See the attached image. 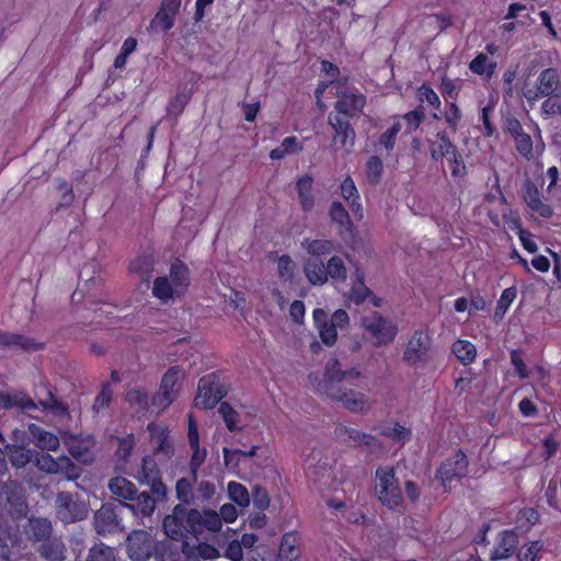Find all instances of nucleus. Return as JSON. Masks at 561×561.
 <instances>
[{
  "mask_svg": "<svg viewBox=\"0 0 561 561\" xmlns=\"http://www.w3.org/2000/svg\"><path fill=\"white\" fill-rule=\"evenodd\" d=\"M360 373L356 368L342 369L339 359L328 360L324 368V378L320 382V391L332 400L341 401L351 412H360L365 408V396L347 386H354Z\"/></svg>",
  "mask_w": 561,
  "mask_h": 561,
  "instance_id": "nucleus-1",
  "label": "nucleus"
},
{
  "mask_svg": "<svg viewBox=\"0 0 561 561\" xmlns=\"http://www.w3.org/2000/svg\"><path fill=\"white\" fill-rule=\"evenodd\" d=\"M204 512L201 513L196 508L187 510L184 505L174 506L172 514L167 515L163 519L162 527L164 534L172 540H179L184 533L195 536L203 534Z\"/></svg>",
  "mask_w": 561,
  "mask_h": 561,
  "instance_id": "nucleus-2",
  "label": "nucleus"
},
{
  "mask_svg": "<svg viewBox=\"0 0 561 561\" xmlns=\"http://www.w3.org/2000/svg\"><path fill=\"white\" fill-rule=\"evenodd\" d=\"M126 551L133 561H164L167 546L163 541H157L148 531L133 530L126 539Z\"/></svg>",
  "mask_w": 561,
  "mask_h": 561,
  "instance_id": "nucleus-3",
  "label": "nucleus"
},
{
  "mask_svg": "<svg viewBox=\"0 0 561 561\" xmlns=\"http://www.w3.org/2000/svg\"><path fill=\"white\" fill-rule=\"evenodd\" d=\"M55 516L64 525H70L84 520L90 511L88 502L79 494L66 491L58 492L55 500Z\"/></svg>",
  "mask_w": 561,
  "mask_h": 561,
  "instance_id": "nucleus-4",
  "label": "nucleus"
},
{
  "mask_svg": "<svg viewBox=\"0 0 561 561\" xmlns=\"http://www.w3.org/2000/svg\"><path fill=\"white\" fill-rule=\"evenodd\" d=\"M360 323L364 330L376 340L375 346L388 345L394 340L398 332L397 325L377 311L362 317Z\"/></svg>",
  "mask_w": 561,
  "mask_h": 561,
  "instance_id": "nucleus-5",
  "label": "nucleus"
},
{
  "mask_svg": "<svg viewBox=\"0 0 561 561\" xmlns=\"http://www.w3.org/2000/svg\"><path fill=\"white\" fill-rule=\"evenodd\" d=\"M227 396V389L220 383L216 374H208L198 381L194 404L198 409H213Z\"/></svg>",
  "mask_w": 561,
  "mask_h": 561,
  "instance_id": "nucleus-6",
  "label": "nucleus"
},
{
  "mask_svg": "<svg viewBox=\"0 0 561 561\" xmlns=\"http://www.w3.org/2000/svg\"><path fill=\"white\" fill-rule=\"evenodd\" d=\"M376 477L379 479V501L391 510L400 506L403 497L399 481L396 478L394 469L378 468L376 470Z\"/></svg>",
  "mask_w": 561,
  "mask_h": 561,
  "instance_id": "nucleus-7",
  "label": "nucleus"
},
{
  "mask_svg": "<svg viewBox=\"0 0 561 561\" xmlns=\"http://www.w3.org/2000/svg\"><path fill=\"white\" fill-rule=\"evenodd\" d=\"M328 123L333 129L332 147L334 150L343 149L350 153L355 145L356 133L350 119L342 115H328Z\"/></svg>",
  "mask_w": 561,
  "mask_h": 561,
  "instance_id": "nucleus-8",
  "label": "nucleus"
},
{
  "mask_svg": "<svg viewBox=\"0 0 561 561\" xmlns=\"http://www.w3.org/2000/svg\"><path fill=\"white\" fill-rule=\"evenodd\" d=\"M140 484L149 486L151 493L160 499H168L169 489L163 483L157 461L152 456H145L141 460V469L137 476Z\"/></svg>",
  "mask_w": 561,
  "mask_h": 561,
  "instance_id": "nucleus-9",
  "label": "nucleus"
},
{
  "mask_svg": "<svg viewBox=\"0 0 561 561\" xmlns=\"http://www.w3.org/2000/svg\"><path fill=\"white\" fill-rule=\"evenodd\" d=\"M469 461L462 450H458L453 457L446 459L436 471L438 479L445 491L450 490L449 483L453 479H460L468 473Z\"/></svg>",
  "mask_w": 561,
  "mask_h": 561,
  "instance_id": "nucleus-10",
  "label": "nucleus"
},
{
  "mask_svg": "<svg viewBox=\"0 0 561 561\" xmlns=\"http://www.w3.org/2000/svg\"><path fill=\"white\" fill-rule=\"evenodd\" d=\"M182 0H161L159 9L150 21L147 31L152 34L168 33L175 24Z\"/></svg>",
  "mask_w": 561,
  "mask_h": 561,
  "instance_id": "nucleus-11",
  "label": "nucleus"
},
{
  "mask_svg": "<svg viewBox=\"0 0 561 561\" xmlns=\"http://www.w3.org/2000/svg\"><path fill=\"white\" fill-rule=\"evenodd\" d=\"M167 501L168 499H160L156 496L154 493H151L150 490L139 492L136 488L133 500L119 502L118 506L128 508L137 518H145L151 517L157 508V505Z\"/></svg>",
  "mask_w": 561,
  "mask_h": 561,
  "instance_id": "nucleus-12",
  "label": "nucleus"
},
{
  "mask_svg": "<svg viewBox=\"0 0 561 561\" xmlns=\"http://www.w3.org/2000/svg\"><path fill=\"white\" fill-rule=\"evenodd\" d=\"M117 507H119L118 504L104 503L95 511L93 525L98 535L106 536L107 534H114L123 530L116 512Z\"/></svg>",
  "mask_w": 561,
  "mask_h": 561,
  "instance_id": "nucleus-13",
  "label": "nucleus"
},
{
  "mask_svg": "<svg viewBox=\"0 0 561 561\" xmlns=\"http://www.w3.org/2000/svg\"><path fill=\"white\" fill-rule=\"evenodd\" d=\"M182 375V370L178 366L168 369L161 380V391L153 398L154 404L168 407L173 402L181 389L180 379Z\"/></svg>",
  "mask_w": 561,
  "mask_h": 561,
  "instance_id": "nucleus-14",
  "label": "nucleus"
},
{
  "mask_svg": "<svg viewBox=\"0 0 561 561\" xmlns=\"http://www.w3.org/2000/svg\"><path fill=\"white\" fill-rule=\"evenodd\" d=\"M335 433L340 438L351 439L354 447L363 448L370 454L378 453L383 448L382 443L376 436L353 427L341 425L336 427Z\"/></svg>",
  "mask_w": 561,
  "mask_h": 561,
  "instance_id": "nucleus-15",
  "label": "nucleus"
},
{
  "mask_svg": "<svg viewBox=\"0 0 561 561\" xmlns=\"http://www.w3.org/2000/svg\"><path fill=\"white\" fill-rule=\"evenodd\" d=\"M147 431L151 443L154 444L153 456L159 457L160 461L162 458L164 460L170 459L174 455V446L168 428L160 424L149 423Z\"/></svg>",
  "mask_w": 561,
  "mask_h": 561,
  "instance_id": "nucleus-16",
  "label": "nucleus"
},
{
  "mask_svg": "<svg viewBox=\"0 0 561 561\" xmlns=\"http://www.w3.org/2000/svg\"><path fill=\"white\" fill-rule=\"evenodd\" d=\"M337 101L334 103L336 111L334 115H342L346 119L358 116L366 104V98L363 94L340 91L337 92Z\"/></svg>",
  "mask_w": 561,
  "mask_h": 561,
  "instance_id": "nucleus-17",
  "label": "nucleus"
},
{
  "mask_svg": "<svg viewBox=\"0 0 561 561\" xmlns=\"http://www.w3.org/2000/svg\"><path fill=\"white\" fill-rule=\"evenodd\" d=\"M24 534L33 545H39L54 537V526L46 517L31 516L24 525Z\"/></svg>",
  "mask_w": 561,
  "mask_h": 561,
  "instance_id": "nucleus-18",
  "label": "nucleus"
},
{
  "mask_svg": "<svg viewBox=\"0 0 561 561\" xmlns=\"http://www.w3.org/2000/svg\"><path fill=\"white\" fill-rule=\"evenodd\" d=\"M0 346L22 352H36L44 348L45 343L23 334L0 331Z\"/></svg>",
  "mask_w": 561,
  "mask_h": 561,
  "instance_id": "nucleus-19",
  "label": "nucleus"
},
{
  "mask_svg": "<svg viewBox=\"0 0 561 561\" xmlns=\"http://www.w3.org/2000/svg\"><path fill=\"white\" fill-rule=\"evenodd\" d=\"M35 552L43 561H66L68 549L60 536H54L37 545Z\"/></svg>",
  "mask_w": 561,
  "mask_h": 561,
  "instance_id": "nucleus-20",
  "label": "nucleus"
},
{
  "mask_svg": "<svg viewBox=\"0 0 561 561\" xmlns=\"http://www.w3.org/2000/svg\"><path fill=\"white\" fill-rule=\"evenodd\" d=\"M518 546V536L514 530H503L499 534V542L493 548L490 560H505L514 554Z\"/></svg>",
  "mask_w": 561,
  "mask_h": 561,
  "instance_id": "nucleus-21",
  "label": "nucleus"
},
{
  "mask_svg": "<svg viewBox=\"0 0 561 561\" xmlns=\"http://www.w3.org/2000/svg\"><path fill=\"white\" fill-rule=\"evenodd\" d=\"M16 408L21 412L34 411L37 409L35 401L23 391L1 392L0 410Z\"/></svg>",
  "mask_w": 561,
  "mask_h": 561,
  "instance_id": "nucleus-22",
  "label": "nucleus"
},
{
  "mask_svg": "<svg viewBox=\"0 0 561 561\" xmlns=\"http://www.w3.org/2000/svg\"><path fill=\"white\" fill-rule=\"evenodd\" d=\"M69 438L72 440L69 443L68 451L69 454L79 462L83 465H91L95 460V456L91 450L94 445V440L89 437L82 440H78L75 435H69Z\"/></svg>",
  "mask_w": 561,
  "mask_h": 561,
  "instance_id": "nucleus-23",
  "label": "nucleus"
},
{
  "mask_svg": "<svg viewBox=\"0 0 561 561\" xmlns=\"http://www.w3.org/2000/svg\"><path fill=\"white\" fill-rule=\"evenodd\" d=\"M8 457L9 461L14 468H24L34 457L37 456L35 449L26 448L19 444H7L4 446V457Z\"/></svg>",
  "mask_w": 561,
  "mask_h": 561,
  "instance_id": "nucleus-24",
  "label": "nucleus"
},
{
  "mask_svg": "<svg viewBox=\"0 0 561 561\" xmlns=\"http://www.w3.org/2000/svg\"><path fill=\"white\" fill-rule=\"evenodd\" d=\"M27 432L31 435V439L35 446L42 450L46 449L55 451L60 445L58 436L34 423L28 424Z\"/></svg>",
  "mask_w": 561,
  "mask_h": 561,
  "instance_id": "nucleus-25",
  "label": "nucleus"
},
{
  "mask_svg": "<svg viewBox=\"0 0 561 561\" xmlns=\"http://www.w3.org/2000/svg\"><path fill=\"white\" fill-rule=\"evenodd\" d=\"M329 216L333 224L340 228V234L343 239L353 237V222L345 207L340 202H333L329 208Z\"/></svg>",
  "mask_w": 561,
  "mask_h": 561,
  "instance_id": "nucleus-26",
  "label": "nucleus"
},
{
  "mask_svg": "<svg viewBox=\"0 0 561 561\" xmlns=\"http://www.w3.org/2000/svg\"><path fill=\"white\" fill-rule=\"evenodd\" d=\"M304 272L312 285L321 286L328 280L325 264L319 257H308L304 264Z\"/></svg>",
  "mask_w": 561,
  "mask_h": 561,
  "instance_id": "nucleus-27",
  "label": "nucleus"
},
{
  "mask_svg": "<svg viewBox=\"0 0 561 561\" xmlns=\"http://www.w3.org/2000/svg\"><path fill=\"white\" fill-rule=\"evenodd\" d=\"M427 347L425 345L422 332H415L408 343L403 354V359L410 364L424 360Z\"/></svg>",
  "mask_w": 561,
  "mask_h": 561,
  "instance_id": "nucleus-28",
  "label": "nucleus"
},
{
  "mask_svg": "<svg viewBox=\"0 0 561 561\" xmlns=\"http://www.w3.org/2000/svg\"><path fill=\"white\" fill-rule=\"evenodd\" d=\"M560 85V77L556 69L547 68L542 70L537 80V89L541 96L558 95L557 90Z\"/></svg>",
  "mask_w": 561,
  "mask_h": 561,
  "instance_id": "nucleus-29",
  "label": "nucleus"
},
{
  "mask_svg": "<svg viewBox=\"0 0 561 561\" xmlns=\"http://www.w3.org/2000/svg\"><path fill=\"white\" fill-rule=\"evenodd\" d=\"M107 488L119 500L118 503L133 500L136 492V485L121 476L110 479Z\"/></svg>",
  "mask_w": 561,
  "mask_h": 561,
  "instance_id": "nucleus-30",
  "label": "nucleus"
},
{
  "mask_svg": "<svg viewBox=\"0 0 561 561\" xmlns=\"http://www.w3.org/2000/svg\"><path fill=\"white\" fill-rule=\"evenodd\" d=\"M313 180L309 175L299 178L296 182L299 204L304 211H311L314 206V197L312 195Z\"/></svg>",
  "mask_w": 561,
  "mask_h": 561,
  "instance_id": "nucleus-31",
  "label": "nucleus"
},
{
  "mask_svg": "<svg viewBox=\"0 0 561 561\" xmlns=\"http://www.w3.org/2000/svg\"><path fill=\"white\" fill-rule=\"evenodd\" d=\"M170 280L180 291L186 289L190 285V270L187 265L179 259H175L171 264Z\"/></svg>",
  "mask_w": 561,
  "mask_h": 561,
  "instance_id": "nucleus-32",
  "label": "nucleus"
},
{
  "mask_svg": "<svg viewBox=\"0 0 561 561\" xmlns=\"http://www.w3.org/2000/svg\"><path fill=\"white\" fill-rule=\"evenodd\" d=\"M156 260L152 254H144L136 260H134L129 265V271L131 273L139 274L141 276V280L149 285V279L154 270Z\"/></svg>",
  "mask_w": 561,
  "mask_h": 561,
  "instance_id": "nucleus-33",
  "label": "nucleus"
},
{
  "mask_svg": "<svg viewBox=\"0 0 561 561\" xmlns=\"http://www.w3.org/2000/svg\"><path fill=\"white\" fill-rule=\"evenodd\" d=\"M439 141H431L430 150L431 157L434 161H439L443 158H448L454 152L455 145L450 141L446 131L437 134Z\"/></svg>",
  "mask_w": 561,
  "mask_h": 561,
  "instance_id": "nucleus-34",
  "label": "nucleus"
},
{
  "mask_svg": "<svg viewBox=\"0 0 561 561\" xmlns=\"http://www.w3.org/2000/svg\"><path fill=\"white\" fill-rule=\"evenodd\" d=\"M175 294H180V290L174 287V285L167 276H159L154 279L152 286V295L156 298L167 302Z\"/></svg>",
  "mask_w": 561,
  "mask_h": 561,
  "instance_id": "nucleus-35",
  "label": "nucleus"
},
{
  "mask_svg": "<svg viewBox=\"0 0 561 561\" xmlns=\"http://www.w3.org/2000/svg\"><path fill=\"white\" fill-rule=\"evenodd\" d=\"M453 353L465 365L472 363L477 356V348L473 343L458 340L453 344Z\"/></svg>",
  "mask_w": 561,
  "mask_h": 561,
  "instance_id": "nucleus-36",
  "label": "nucleus"
},
{
  "mask_svg": "<svg viewBox=\"0 0 561 561\" xmlns=\"http://www.w3.org/2000/svg\"><path fill=\"white\" fill-rule=\"evenodd\" d=\"M114 549L103 542L95 543L89 551L85 561H116Z\"/></svg>",
  "mask_w": 561,
  "mask_h": 561,
  "instance_id": "nucleus-37",
  "label": "nucleus"
},
{
  "mask_svg": "<svg viewBox=\"0 0 561 561\" xmlns=\"http://www.w3.org/2000/svg\"><path fill=\"white\" fill-rule=\"evenodd\" d=\"M296 543L297 539L295 535L287 533L283 536L278 553L282 561H293L297 558L298 553Z\"/></svg>",
  "mask_w": 561,
  "mask_h": 561,
  "instance_id": "nucleus-38",
  "label": "nucleus"
},
{
  "mask_svg": "<svg viewBox=\"0 0 561 561\" xmlns=\"http://www.w3.org/2000/svg\"><path fill=\"white\" fill-rule=\"evenodd\" d=\"M69 481H76L82 474V468L75 463L69 457H59L58 473Z\"/></svg>",
  "mask_w": 561,
  "mask_h": 561,
  "instance_id": "nucleus-39",
  "label": "nucleus"
},
{
  "mask_svg": "<svg viewBox=\"0 0 561 561\" xmlns=\"http://www.w3.org/2000/svg\"><path fill=\"white\" fill-rule=\"evenodd\" d=\"M517 295L516 287L512 286L503 290L500 300L497 301L494 320L500 321L504 318L510 305L514 301Z\"/></svg>",
  "mask_w": 561,
  "mask_h": 561,
  "instance_id": "nucleus-40",
  "label": "nucleus"
},
{
  "mask_svg": "<svg viewBox=\"0 0 561 561\" xmlns=\"http://www.w3.org/2000/svg\"><path fill=\"white\" fill-rule=\"evenodd\" d=\"M229 499L241 507H245L250 504V494L247 488L238 482L228 483Z\"/></svg>",
  "mask_w": 561,
  "mask_h": 561,
  "instance_id": "nucleus-41",
  "label": "nucleus"
},
{
  "mask_svg": "<svg viewBox=\"0 0 561 561\" xmlns=\"http://www.w3.org/2000/svg\"><path fill=\"white\" fill-rule=\"evenodd\" d=\"M327 278L330 276L334 280L343 282L347 273L343 260L339 256H332L325 265Z\"/></svg>",
  "mask_w": 561,
  "mask_h": 561,
  "instance_id": "nucleus-42",
  "label": "nucleus"
},
{
  "mask_svg": "<svg viewBox=\"0 0 561 561\" xmlns=\"http://www.w3.org/2000/svg\"><path fill=\"white\" fill-rule=\"evenodd\" d=\"M176 499L181 504L190 505L194 501L193 486L188 479L181 478L175 484Z\"/></svg>",
  "mask_w": 561,
  "mask_h": 561,
  "instance_id": "nucleus-43",
  "label": "nucleus"
},
{
  "mask_svg": "<svg viewBox=\"0 0 561 561\" xmlns=\"http://www.w3.org/2000/svg\"><path fill=\"white\" fill-rule=\"evenodd\" d=\"M382 436L389 437L394 442L404 443L411 438V431L399 423H396L393 427L385 426L380 430Z\"/></svg>",
  "mask_w": 561,
  "mask_h": 561,
  "instance_id": "nucleus-44",
  "label": "nucleus"
},
{
  "mask_svg": "<svg viewBox=\"0 0 561 561\" xmlns=\"http://www.w3.org/2000/svg\"><path fill=\"white\" fill-rule=\"evenodd\" d=\"M304 244H306V249L310 254V257L320 259L321 255L330 253L333 249V244L329 240H306Z\"/></svg>",
  "mask_w": 561,
  "mask_h": 561,
  "instance_id": "nucleus-45",
  "label": "nucleus"
},
{
  "mask_svg": "<svg viewBox=\"0 0 561 561\" xmlns=\"http://www.w3.org/2000/svg\"><path fill=\"white\" fill-rule=\"evenodd\" d=\"M190 94L186 92L178 93L170 102L167 107L168 116H173L175 119L182 114L185 106L190 101Z\"/></svg>",
  "mask_w": 561,
  "mask_h": 561,
  "instance_id": "nucleus-46",
  "label": "nucleus"
},
{
  "mask_svg": "<svg viewBox=\"0 0 561 561\" xmlns=\"http://www.w3.org/2000/svg\"><path fill=\"white\" fill-rule=\"evenodd\" d=\"M218 412L222 416L224 422L230 432L241 430L237 426L238 413L228 402H222L218 409Z\"/></svg>",
  "mask_w": 561,
  "mask_h": 561,
  "instance_id": "nucleus-47",
  "label": "nucleus"
},
{
  "mask_svg": "<svg viewBox=\"0 0 561 561\" xmlns=\"http://www.w3.org/2000/svg\"><path fill=\"white\" fill-rule=\"evenodd\" d=\"M35 466L47 473L56 474L58 473V463H59V457L54 458L49 454L42 455L34 457Z\"/></svg>",
  "mask_w": 561,
  "mask_h": 561,
  "instance_id": "nucleus-48",
  "label": "nucleus"
},
{
  "mask_svg": "<svg viewBox=\"0 0 561 561\" xmlns=\"http://www.w3.org/2000/svg\"><path fill=\"white\" fill-rule=\"evenodd\" d=\"M113 398V389L110 382H104L102 385L101 391L98 393L94 403L93 410L99 412L102 409L108 408Z\"/></svg>",
  "mask_w": 561,
  "mask_h": 561,
  "instance_id": "nucleus-49",
  "label": "nucleus"
},
{
  "mask_svg": "<svg viewBox=\"0 0 561 561\" xmlns=\"http://www.w3.org/2000/svg\"><path fill=\"white\" fill-rule=\"evenodd\" d=\"M148 400L149 394L145 388H133L129 389L126 393V401L131 405L137 404L141 409L148 408Z\"/></svg>",
  "mask_w": 561,
  "mask_h": 561,
  "instance_id": "nucleus-50",
  "label": "nucleus"
},
{
  "mask_svg": "<svg viewBox=\"0 0 561 561\" xmlns=\"http://www.w3.org/2000/svg\"><path fill=\"white\" fill-rule=\"evenodd\" d=\"M382 171L383 164L381 159L377 156H371L366 163V172L368 179L374 183L379 182Z\"/></svg>",
  "mask_w": 561,
  "mask_h": 561,
  "instance_id": "nucleus-51",
  "label": "nucleus"
},
{
  "mask_svg": "<svg viewBox=\"0 0 561 561\" xmlns=\"http://www.w3.org/2000/svg\"><path fill=\"white\" fill-rule=\"evenodd\" d=\"M451 165V175L455 178H463L467 174V167L462 159V156L459 153L457 148L455 147L454 152L447 158Z\"/></svg>",
  "mask_w": 561,
  "mask_h": 561,
  "instance_id": "nucleus-52",
  "label": "nucleus"
},
{
  "mask_svg": "<svg viewBox=\"0 0 561 561\" xmlns=\"http://www.w3.org/2000/svg\"><path fill=\"white\" fill-rule=\"evenodd\" d=\"M134 446L135 442L131 435L125 438H121L118 440V448L115 453L118 460L122 461L123 463H127Z\"/></svg>",
  "mask_w": 561,
  "mask_h": 561,
  "instance_id": "nucleus-53",
  "label": "nucleus"
},
{
  "mask_svg": "<svg viewBox=\"0 0 561 561\" xmlns=\"http://www.w3.org/2000/svg\"><path fill=\"white\" fill-rule=\"evenodd\" d=\"M222 522L218 513L213 510L204 511L203 531H218L221 528Z\"/></svg>",
  "mask_w": 561,
  "mask_h": 561,
  "instance_id": "nucleus-54",
  "label": "nucleus"
},
{
  "mask_svg": "<svg viewBox=\"0 0 561 561\" xmlns=\"http://www.w3.org/2000/svg\"><path fill=\"white\" fill-rule=\"evenodd\" d=\"M514 139L516 142L517 151L525 158L530 159L533 157L531 137L526 133H522L520 135L516 136Z\"/></svg>",
  "mask_w": 561,
  "mask_h": 561,
  "instance_id": "nucleus-55",
  "label": "nucleus"
},
{
  "mask_svg": "<svg viewBox=\"0 0 561 561\" xmlns=\"http://www.w3.org/2000/svg\"><path fill=\"white\" fill-rule=\"evenodd\" d=\"M252 499L254 506L261 511H264L270 506V495L266 489L261 485L253 486Z\"/></svg>",
  "mask_w": 561,
  "mask_h": 561,
  "instance_id": "nucleus-56",
  "label": "nucleus"
},
{
  "mask_svg": "<svg viewBox=\"0 0 561 561\" xmlns=\"http://www.w3.org/2000/svg\"><path fill=\"white\" fill-rule=\"evenodd\" d=\"M357 282L354 284L352 291H353V299L356 304L363 302L368 295H370V289L365 285L364 283V276L363 274H359L358 271L356 272Z\"/></svg>",
  "mask_w": 561,
  "mask_h": 561,
  "instance_id": "nucleus-57",
  "label": "nucleus"
},
{
  "mask_svg": "<svg viewBox=\"0 0 561 561\" xmlns=\"http://www.w3.org/2000/svg\"><path fill=\"white\" fill-rule=\"evenodd\" d=\"M416 95L421 102H427L430 105L436 108H438L440 105V101L437 93L426 84H422L417 89Z\"/></svg>",
  "mask_w": 561,
  "mask_h": 561,
  "instance_id": "nucleus-58",
  "label": "nucleus"
},
{
  "mask_svg": "<svg viewBox=\"0 0 561 561\" xmlns=\"http://www.w3.org/2000/svg\"><path fill=\"white\" fill-rule=\"evenodd\" d=\"M400 128L401 126L399 123L393 124L379 137V145L383 146L387 150H392Z\"/></svg>",
  "mask_w": 561,
  "mask_h": 561,
  "instance_id": "nucleus-59",
  "label": "nucleus"
},
{
  "mask_svg": "<svg viewBox=\"0 0 561 561\" xmlns=\"http://www.w3.org/2000/svg\"><path fill=\"white\" fill-rule=\"evenodd\" d=\"M510 357H511L512 365L515 367L516 375L520 379H526L529 374H528L527 367L523 360L522 351L520 350L511 351Z\"/></svg>",
  "mask_w": 561,
  "mask_h": 561,
  "instance_id": "nucleus-60",
  "label": "nucleus"
},
{
  "mask_svg": "<svg viewBox=\"0 0 561 561\" xmlns=\"http://www.w3.org/2000/svg\"><path fill=\"white\" fill-rule=\"evenodd\" d=\"M542 545L540 541H533L530 542L526 550H519L517 553V560L518 561H535L537 553L541 550Z\"/></svg>",
  "mask_w": 561,
  "mask_h": 561,
  "instance_id": "nucleus-61",
  "label": "nucleus"
},
{
  "mask_svg": "<svg viewBox=\"0 0 561 561\" xmlns=\"http://www.w3.org/2000/svg\"><path fill=\"white\" fill-rule=\"evenodd\" d=\"M319 334L321 337V341L328 345L332 346L337 337L336 328L331 323H327L323 327L319 328Z\"/></svg>",
  "mask_w": 561,
  "mask_h": 561,
  "instance_id": "nucleus-62",
  "label": "nucleus"
},
{
  "mask_svg": "<svg viewBox=\"0 0 561 561\" xmlns=\"http://www.w3.org/2000/svg\"><path fill=\"white\" fill-rule=\"evenodd\" d=\"M461 118V112L460 108L457 106L456 103L451 102L448 104V110L445 113V119L448 126L456 131L457 124Z\"/></svg>",
  "mask_w": 561,
  "mask_h": 561,
  "instance_id": "nucleus-63",
  "label": "nucleus"
},
{
  "mask_svg": "<svg viewBox=\"0 0 561 561\" xmlns=\"http://www.w3.org/2000/svg\"><path fill=\"white\" fill-rule=\"evenodd\" d=\"M195 552L203 559H214L219 556V551L211 545L202 542L195 547H192Z\"/></svg>",
  "mask_w": 561,
  "mask_h": 561,
  "instance_id": "nucleus-64",
  "label": "nucleus"
}]
</instances>
